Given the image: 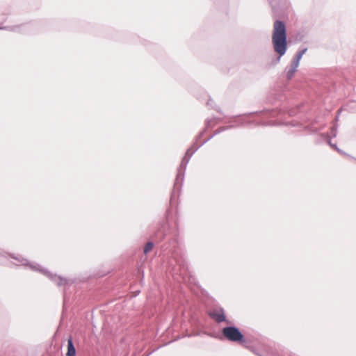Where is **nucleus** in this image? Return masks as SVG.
<instances>
[{"mask_svg": "<svg viewBox=\"0 0 356 356\" xmlns=\"http://www.w3.org/2000/svg\"><path fill=\"white\" fill-rule=\"evenodd\" d=\"M6 29V28L0 26V29Z\"/></svg>", "mask_w": 356, "mask_h": 356, "instance_id": "6ab92c4d", "label": "nucleus"}, {"mask_svg": "<svg viewBox=\"0 0 356 356\" xmlns=\"http://www.w3.org/2000/svg\"><path fill=\"white\" fill-rule=\"evenodd\" d=\"M337 127L334 126V127H332L330 129V136L331 137H336L337 136Z\"/></svg>", "mask_w": 356, "mask_h": 356, "instance_id": "9b49d317", "label": "nucleus"}, {"mask_svg": "<svg viewBox=\"0 0 356 356\" xmlns=\"http://www.w3.org/2000/svg\"><path fill=\"white\" fill-rule=\"evenodd\" d=\"M211 122V120H207L206 122V124H207V127H209L210 126V123Z\"/></svg>", "mask_w": 356, "mask_h": 356, "instance_id": "f3484780", "label": "nucleus"}, {"mask_svg": "<svg viewBox=\"0 0 356 356\" xmlns=\"http://www.w3.org/2000/svg\"><path fill=\"white\" fill-rule=\"evenodd\" d=\"M18 29H19L18 26H13V27L10 28V30L16 31L18 30Z\"/></svg>", "mask_w": 356, "mask_h": 356, "instance_id": "dca6fc26", "label": "nucleus"}, {"mask_svg": "<svg viewBox=\"0 0 356 356\" xmlns=\"http://www.w3.org/2000/svg\"><path fill=\"white\" fill-rule=\"evenodd\" d=\"M272 43L274 51L279 55L278 60L287 50V36L285 24L280 20L274 22Z\"/></svg>", "mask_w": 356, "mask_h": 356, "instance_id": "f257e3e1", "label": "nucleus"}, {"mask_svg": "<svg viewBox=\"0 0 356 356\" xmlns=\"http://www.w3.org/2000/svg\"><path fill=\"white\" fill-rule=\"evenodd\" d=\"M203 135V132L200 133L197 137V139H198L199 138L202 137V136Z\"/></svg>", "mask_w": 356, "mask_h": 356, "instance_id": "a211bd4d", "label": "nucleus"}, {"mask_svg": "<svg viewBox=\"0 0 356 356\" xmlns=\"http://www.w3.org/2000/svg\"><path fill=\"white\" fill-rule=\"evenodd\" d=\"M76 349L73 344L72 339H69L67 341V356H75Z\"/></svg>", "mask_w": 356, "mask_h": 356, "instance_id": "6e6552de", "label": "nucleus"}, {"mask_svg": "<svg viewBox=\"0 0 356 356\" xmlns=\"http://www.w3.org/2000/svg\"><path fill=\"white\" fill-rule=\"evenodd\" d=\"M209 316L213 319L216 320L218 323H221L226 321V316L224 313L223 309L220 308L219 310H214L209 314Z\"/></svg>", "mask_w": 356, "mask_h": 356, "instance_id": "423d86ee", "label": "nucleus"}, {"mask_svg": "<svg viewBox=\"0 0 356 356\" xmlns=\"http://www.w3.org/2000/svg\"><path fill=\"white\" fill-rule=\"evenodd\" d=\"M302 57V56L297 52V54L293 58L292 62L299 65L300 60H301Z\"/></svg>", "mask_w": 356, "mask_h": 356, "instance_id": "9d476101", "label": "nucleus"}, {"mask_svg": "<svg viewBox=\"0 0 356 356\" xmlns=\"http://www.w3.org/2000/svg\"><path fill=\"white\" fill-rule=\"evenodd\" d=\"M232 127H234V125H230V126H227V127H220V128L218 129L217 130H216L214 134L212 136H211L209 138H207V140L203 141L198 146L195 147V145H193L191 148L187 149L186 154L184 156V158L182 159L181 164L177 170V177H176L175 184H177V182L179 181V179H181V181L183 180L186 165H187L188 163L189 162L191 156L197 150V149L200 147H201L202 145H203L204 143H206L208 140H209L215 135L218 134L220 132L225 131Z\"/></svg>", "mask_w": 356, "mask_h": 356, "instance_id": "f03ea898", "label": "nucleus"}, {"mask_svg": "<svg viewBox=\"0 0 356 356\" xmlns=\"http://www.w3.org/2000/svg\"><path fill=\"white\" fill-rule=\"evenodd\" d=\"M222 334L225 339L232 342H245V337L240 330L235 326H227L222 329Z\"/></svg>", "mask_w": 356, "mask_h": 356, "instance_id": "20e7f679", "label": "nucleus"}, {"mask_svg": "<svg viewBox=\"0 0 356 356\" xmlns=\"http://www.w3.org/2000/svg\"><path fill=\"white\" fill-rule=\"evenodd\" d=\"M247 123H249V122H248L247 120H245V118H242V119H240L238 120V124L240 125H243V124H245Z\"/></svg>", "mask_w": 356, "mask_h": 356, "instance_id": "ddd939ff", "label": "nucleus"}, {"mask_svg": "<svg viewBox=\"0 0 356 356\" xmlns=\"http://www.w3.org/2000/svg\"><path fill=\"white\" fill-rule=\"evenodd\" d=\"M307 51V48H303L298 51V53L301 55L302 56L306 53Z\"/></svg>", "mask_w": 356, "mask_h": 356, "instance_id": "4468645a", "label": "nucleus"}, {"mask_svg": "<svg viewBox=\"0 0 356 356\" xmlns=\"http://www.w3.org/2000/svg\"><path fill=\"white\" fill-rule=\"evenodd\" d=\"M298 66H299L298 65L291 62L290 67L289 69H286V78L288 80H290L292 79V77L294 76Z\"/></svg>", "mask_w": 356, "mask_h": 356, "instance_id": "0eeeda50", "label": "nucleus"}, {"mask_svg": "<svg viewBox=\"0 0 356 356\" xmlns=\"http://www.w3.org/2000/svg\"><path fill=\"white\" fill-rule=\"evenodd\" d=\"M307 51V48H303L298 51V53L301 55L302 56L306 53Z\"/></svg>", "mask_w": 356, "mask_h": 356, "instance_id": "2eb2a0df", "label": "nucleus"}, {"mask_svg": "<svg viewBox=\"0 0 356 356\" xmlns=\"http://www.w3.org/2000/svg\"><path fill=\"white\" fill-rule=\"evenodd\" d=\"M329 145L331 146V147H333L336 150H337L338 152L341 153V154H345V153L340 149H339L336 145H333L332 144L331 141L329 140Z\"/></svg>", "mask_w": 356, "mask_h": 356, "instance_id": "f8f14e48", "label": "nucleus"}, {"mask_svg": "<svg viewBox=\"0 0 356 356\" xmlns=\"http://www.w3.org/2000/svg\"><path fill=\"white\" fill-rule=\"evenodd\" d=\"M15 259L17 260L19 262L21 263L22 265L28 266L29 268L34 271H38L45 276H47L48 278H49L51 281H53L57 286H64L67 284H68V280L60 277L58 276L57 275H54L53 273H50L45 268L41 267L40 265L35 264V263H29L26 259H24L21 256L19 257H13Z\"/></svg>", "mask_w": 356, "mask_h": 356, "instance_id": "7ed1b4c3", "label": "nucleus"}, {"mask_svg": "<svg viewBox=\"0 0 356 356\" xmlns=\"http://www.w3.org/2000/svg\"><path fill=\"white\" fill-rule=\"evenodd\" d=\"M154 247V243L151 241L147 242L144 248L143 252L145 254L148 253Z\"/></svg>", "mask_w": 356, "mask_h": 356, "instance_id": "1a4fd4ad", "label": "nucleus"}, {"mask_svg": "<svg viewBox=\"0 0 356 356\" xmlns=\"http://www.w3.org/2000/svg\"><path fill=\"white\" fill-rule=\"evenodd\" d=\"M175 262L177 265L172 268L173 274L179 273L180 275L184 277L188 270V265L186 261L182 257H179L175 259Z\"/></svg>", "mask_w": 356, "mask_h": 356, "instance_id": "39448f33", "label": "nucleus"}]
</instances>
